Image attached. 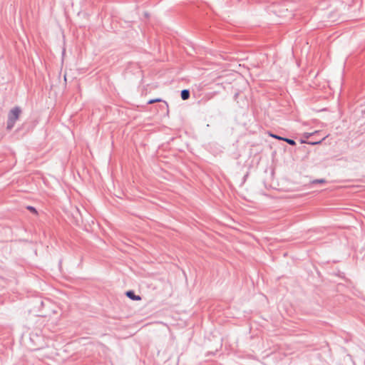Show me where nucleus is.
<instances>
[{
  "mask_svg": "<svg viewBox=\"0 0 365 365\" xmlns=\"http://www.w3.org/2000/svg\"><path fill=\"white\" fill-rule=\"evenodd\" d=\"M283 140L292 145H294L296 144L295 141L292 139L284 138Z\"/></svg>",
  "mask_w": 365,
  "mask_h": 365,
  "instance_id": "20e7f679",
  "label": "nucleus"
},
{
  "mask_svg": "<svg viewBox=\"0 0 365 365\" xmlns=\"http://www.w3.org/2000/svg\"><path fill=\"white\" fill-rule=\"evenodd\" d=\"M125 294L133 300L139 301L141 299V297L138 295H135L133 291H128Z\"/></svg>",
  "mask_w": 365,
  "mask_h": 365,
  "instance_id": "f03ea898",
  "label": "nucleus"
},
{
  "mask_svg": "<svg viewBox=\"0 0 365 365\" xmlns=\"http://www.w3.org/2000/svg\"><path fill=\"white\" fill-rule=\"evenodd\" d=\"M270 135H271L272 137H273V138H276V139H279V140H283V139L284 138H282V137H279V136L276 135H272V134H271Z\"/></svg>",
  "mask_w": 365,
  "mask_h": 365,
  "instance_id": "0eeeda50",
  "label": "nucleus"
},
{
  "mask_svg": "<svg viewBox=\"0 0 365 365\" xmlns=\"http://www.w3.org/2000/svg\"><path fill=\"white\" fill-rule=\"evenodd\" d=\"M181 98L182 100H187L190 98V91L188 90H182L181 91Z\"/></svg>",
  "mask_w": 365,
  "mask_h": 365,
  "instance_id": "7ed1b4c3",
  "label": "nucleus"
},
{
  "mask_svg": "<svg viewBox=\"0 0 365 365\" xmlns=\"http://www.w3.org/2000/svg\"><path fill=\"white\" fill-rule=\"evenodd\" d=\"M21 113V110L19 107H15L10 110L7 120L6 128L8 130H11L14 127L16 121L19 119Z\"/></svg>",
  "mask_w": 365,
  "mask_h": 365,
  "instance_id": "f257e3e1",
  "label": "nucleus"
},
{
  "mask_svg": "<svg viewBox=\"0 0 365 365\" xmlns=\"http://www.w3.org/2000/svg\"><path fill=\"white\" fill-rule=\"evenodd\" d=\"M326 180L324 179L314 180L311 182L312 184L315 183H325Z\"/></svg>",
  "mask_w": 365,
  "mask_h": 365,
  "instance_id": "39448f33",
  "label": "nucleus"
},
{
  "mask_svg": "<svg viewBox=\"0 0 365 365\" xmlns=\"http://www.w3.org/2000/svg\"><path fill=\"white\" fill-rule=\"evenodd\" d=\"M312 134V133H305L304 135H305V136H306L307 138H308V137H309Z\"/></svg>",
  "mask_w": 365,
  "mask_h": 365,
  "instance_id": "6e6552de",
  "label": "nucleus"
},
{
  "mask_svg": "<svg viewBox=\"0 0 365 365\" xmlns=\"http://www.w3.org/2000/svg\"><path fill=\"white\" fill-rule=\"evenodd\" d=\"M160 101H161V99H160V98H155V99L150 100V101H148V103H149V104H153V103H154L160 102Z\"/></svg>",
  "mask_w": 365,
  "mask_h": 365,
  "instance_id": "423d86ee",
  "label": "nucleus"
},
{
  "mask_svg": "<svg viewBox=\"0 0 365 365\" xmlns=\"http://www.w3.org/2000/svg\"><path fill=\"white\" fill-rule=\"evenodd\" d=\"M321 143V141H319V142H316V143H312V145H315V144H319V143Z\"/></svg>",
  "mask_w": 365,
  "mask_h": 365,
  "instance_id": "1a4fd4ad",
  "label": "nucleus"
}]
</instances>
